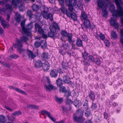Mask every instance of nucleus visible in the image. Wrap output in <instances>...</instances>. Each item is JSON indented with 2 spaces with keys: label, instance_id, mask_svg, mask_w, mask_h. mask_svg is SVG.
Masks as SVG:
<instances>
[{
  "label": "nucleus",
  "instance_id": "nucleus-20",
  "mask_svg": "<svg viewBox=\"0 0 123 123\" xmlns=\"http://www.w3.org/2000/svg\"><path fill=\"white\" fill-rule=\"evenodd\" d=\"M80 18L82 21H84L88 19L87 15L85 11H81Z\"/></svg>",
  "mask_w": 123,
  "mask_h": 123
},
{
  "label": "nucleus",
  "instance_id": "nucleus-41",
  "mask_svg": "<svg viewBox=\"0 0 123 123\" xmlns=\"http://www.w3.org/2000/svg\"><path fill=\"white\" fill-rule=\"evenodd\" d=\"M5 8L6 10H9L10 11H12L13 10L12 5L10 4H7L5 5Z\"/></svg>",
  "mask_w": 123,
  "mask_h": 123
},
{
  "label": "nucleus",
  "instance_id": "nucleus-60",
  "mask_svg": "<svg viewBox=\"0 0 123 123\" xmlns=\"http://www.w3.org/2000/svg\"><path fill=\"white\" fill-rule=\"evenodd\" d=\"M95 61L96 64L99 65H100L101 62L100 60L98 58L96 59Z\"/></svg>",
  "mask_w": 123,
  "mask_h": 123
},
{
  "label": "nucleus",
  "instance_id": "nucleus-11",
  "mask_svg": "<svg viewBox=\"0 0 123 123\" xmlns=\"http://www.w3.org/2000/svg\"><path fill=\"white\" fill-rule=\"evenodd\" d=\"M8 87L11 89H13V90L22 94L24 95H27L25 91L19 88L16 87L14 86H9Z\"/></svg>",
  "mask_w": 123,
  "mask_h": 123
},
{
  "label": "nucleus",
  "instance_id": "nucleus-23",
  "mask_svg": "<svg viewBox=\"0 0 123 123\" xmlns=\"http://www.w3.org/2000/svg\"><path fill=\"white\" fill-rule=\"evenodd\" d=\"M56 83L58 87H60L62 86L63 83L62 79L58 78L56 80Z\"/></svg>",
  "mask_w": 123,
  "mask_h": 123
},
{
  "label": "nucleus",
  "instance_id": "nucleus-4",
  "mask_svg": "<svg viewBox=\"0 0 123 123\" xmlns=\"http://www.w3.org/2000/svg\"><path fill=\"white\" fill-rule=\"evenodd\" d=\"M39 14L38 12H37L36 13V16L32 14L31 10H28L27 11L26 15L27 16L29 17L30 21L35 22L36 20L37 16L38 14L39 15Z\"/></svg>",
  "mask_w": 123,
  "mask_h": 123
},
{
  "label": "nucleus",
  "instance_id": "nucleus-36",
  "mask_svg": "<svg viewBox=\"0 0 123 123\" xmlns=\"http://www.w3.org/2000/svg\"><path fill=\"white\" fill-rule=\"evenodd\" d=\"M62 68L64 69H68L69 67V65L68 63L63 62L62 64Z\"/></svg>",
  "mask_w": 123,
  "mask_h": 123
},
{
  "label": "nucleus",
  "instance_id": "nucleus-48",
  "mask_svg": "<svg viewBox=\"0 0 123 123\" xmlns=\"http://www.w3.org/2000/svg\"><path fill=\"white\" fill-rule=\"evenodd\" d=\"M41 41L40 42H39L38 41H36L34 44V46L36 48H39L41 46Z\"/></svg>",
  "mask_w": 123,
  "mask_h": 123
},
{
  "label": "nucleus",
  "instance_id": "nucleus-25",
  "mask_svg": "<svg viewBox=\"0 0 123 123\" xmlns=\"http://www.w3.org/2000/svg\"><path fill=\"white\" fill-rule=\"evenodd\" d=\"M98 6L99 8H102L105 4V2L103 0H98L97 3Z\"/></svg>",
  "mask_w": 123,
  "mask_h": 123
},
{
  "label": "nucleus",
  "instance_id": "nucleus-13",
  "mask_svg": "<svg viewBox=\"0 0 123 123\" xmlns=\"http://www.w3.org/2000/svg\"><path fill=\"white\" fill-rule=\"evenodd\" d=\"M89 98L93 102L95 99V95L94 92L91 90L88 93V96Z\"/></svg>",
  "mask_w": 123,
  "mask_h": 123
},
{
  "label": "nucleus",
  "instance_id": "nucleus-2",
  "mask_svg": "<svg viewBox=\"0 0 123 123\" xmlns=\"http://www.w3.org/2000/svg\"><path fill=\"white\" fill-rule=\"evenodd\" d=\"M15 48H17V51L20 54H21L25 51V49L23 48V43L18 39H17L15 43L13 44V46Z\"/></svg>",
  "mask_w": 123,
  "mask_h": 123
},
{
  "label": "nucleus",
  "instance_id": "nucleus-6",
  "mask_svg": "<svg viewBox=\"0 0 123 123\" xmlns=\"http://www.w3.org/2000/svg\"><path fill=\"white\" fill-rule=\"evenodd\" d=\"M48 83L49 84L48 85H45L44 86V88L46 91H48L50 92L51 90H55L57 89V87L55 86H53L51 84L50 81L49 79H48Z\"/></svg>",
  "mask_w": 123,
  "mask_h": 123
},
{
  "label": "nucleus",
  "instance_id": "nucleus-16",
  "mask_svg": "<svg viewBox=\"0 0 123 123\" xmlns=\"http://www.w3.org/2000/svg\"><path fill=\"white\" fill-rule=\"evenodd\" d=\"M41 57L43 60L44 61L49 59L50 57L49 54L45 52H43L41 55Z\"/></svg>",
  "mask_w": 123,
  "mask_h": 123
},
{
  "label": "nucleus",
  "instance_id": "nucleus-24",
  "mask_svg": "<svg viewBox=\"0 0 123 123\" xmlns=\"http://www.w3.org/2000/svg\"><path fill=\"white\" fill-rule=\"evenodd\" d=\"M68 41L69 43L71 44V49L75 50L77 49V46L74 43L75 42V40H73L72 38H71V41Z\"/></svg>",
  "mask_w": 123,
  "mask_h": 123
},
{
  "label": "nucleus",
  "instance_id": "nucleus-43",
  "mask_svg": "<svg viewBox=\"0 0 123 123\" xmlns=\"http://www.w3.org/2000/svg\"><path fill=\"white\" fill-rule=\"evenodd\" d=\"M41 113L43 115H44L45 114H46L48 117L49 115H51V113L50 112L46 111L45 110H44L41 111Z\"/></svg>",
  "mask_w": 123,
  "mask_h": 123
},
{
  "label": "nucleus",
  "instance_id": "nucleus-30",
  "mask_svg": "<svg viewBox=\"0 0 123 123\" xmlns=\"http://www.w3.org/2000/svg\"><path fill=\"white\" fill-rule=\"evenodd\" d=\"M85 114L86 117H89L90 115L91 114V110L89 108L86 109Z\"/></svg>",
  "mask_w": 123,
  "mask_h": 123
},
{
  "label": "nucleus",
  "instance_id": "nucleus-7",
  "mask_svg": "<svg viewBox=\"0 0 123 123\" xmlns=\"http://www.w3.org/2000/svg\"><path fill=\"white\" fill-rule=\"evenodd\" d=\"M61 34L62 36L65 37H67V40L71 41V38H72L73 36L72 34L68 33L65 30H62L61 32Z\"/></svg>",
  "mask_w": 123,
  "mask_h": 123
},
{
  "label": "nucleus",
  "instance_id": "nucleus-34",
  "mask_svg": "<svg viewBox=\"0 0 123 123\" xmlns=\"http://www.w3.org/2000/svg\"><path fill=\"white\" fill-rule=\"evenodd\" d=\"M32 8L33 11H37L39 10V6L38 5L34 4L32 6Z\"/></svg>",
  "mask_w": 123,
  "mask_h": 123
},
{
  "label": "nucleus",
  "instance_id": "nucleus-56",
  "mask_svg": "<svg viewBox=\"0 0 123 123\" xmlns=\"http://www.w3.org/2000/svg\"><path fill=\"white\" fill-rule=\"evenodd\" d=\"M10 57L11 58L16 59L19 57L18 55L17 54H13L10 56Z\"/></svg>",
  "mask_w": 123,
  "mask_h": 123
},
{
  "label": "nucleus",
  "instance_id": "nucleus-32",
  "mask_svg": "<svg viewBox=\"0 0 123 123\" xmlns=\"http://www.w3.org/2000/svg\"><path fill=\"white\" fill-rule=\"evenodd\" d=\"M27 108H31V109H38L39 108V107L38 106L36 105H27Z\"/></svg>",
  "mask_w": 123,
  "mask_h": 123
},
{
  "label": "nucleus",
  "instance_id": "nucleus-21",
  "mask_svg": "<svg viewBox=\"0 0 123 123\" xmlns=\"http://www.w3.org/2000/svg\"><path fill=\"white\" fill-rule=\"evenodd\" d=\"M50 28L53 29V30L56 31V30H60V27L58 24L56 22H54L53 23V25L50 26L49 27Z\"/></svg>",
  "mask_w": 123,
  "mask_h": 123
},
{
  "label": "nucleus",
  "instance_id": "nucleus-44",
  "mask_svg": "<svg viewBox=\"0 0 123 123\" xmlns=\"http://www.w3.org/2000/svg\"><path fill=\"white\" fill-rule=\"evenodd\" d=\"M82 57L85 59H86L88 57V54L86 52V51H85L82 53Z\"/></svg>",
  "mask_w": 123,
  "mask_h": 123
},
{
  "label": "nucleus",
  "instance_id": "nucleus-55",
  "mask_svg": "<svg viewBox=\"0 0 123 123\" xmlns=\"http://www.w3.org/2000/svg\"><path fill=\"white\" fill-rule=\"evenodd\" d=\"M66 103L67 104L70 105L71 104L73 103V101L71 99L68 98H67Z\"/></svg>",
  "mask_w": 123,
  "mask_h": 123
},
{
  "label": "nucleus",
  "instance_id": "nucleus-52",
  "mask_svg": "<svg viewBox=\"0 0 123 123\" xmlns=\"http://www.w3.org/2000/svg\"><path fill=\"white\" fill-rule=\"evenodd\" d=\"M64 93H65V96L67 97V98H68L71 95V93L69 90H67L66 92Z\"/></svg>",
  "mask_w": 123,
  "mask_h": 123
},
{
  "label": "nucleus",
  "instance_id": "nucleus-51",
  "mask_svg": "<svg viewBox=\"0 0 123 123\" xmlns=\"http://www.w3.org/2000/svg\"><path fill=\"white\" fill-rule=\"evenodd\" d=\"M47 19H49L50 20H53V17L52 14L50 13L48 14L47 18H45Z\"/></svg>",
  "mask_w": 123,
  "mask_h": 123
},
{
  "label": "nucleus",
  "instance_id": "nucleus-45",
  "mask_svg": "<svg viewBox=\"0 0 123 123\" xmlns=\"http://www.w3.org/2000/svg\"><path fill=\"white\" fill-rule=\"evenodd\" d=\"M107 8L106 7L105 9H103L102 10V12L103 14V16L105 17H106L108 14V12L107 10Z\"/></svg>",
  "mask_w": 123,
  "mask_h": 123
},
{
  "label": "nucleus",
  "instance_id": "nucleus-31",
  "mask_svg": "<svg viewBox=\"0 0 123 123\" xmlns=\"http://www.w3.org/2000/svg\"><path fill=\"white\" fill-rule=\"evenodd\" d=\"M6 120V117L2 115H0V123H5Z\"/></svg>",
  "mask_w": 123,
  "mask_h": 123
},
{
  "label": "nucleus",
  "instance_id": "nucleus-28",
  "mask_svg": "<svg viewBox=\"0 0 123 123\" xmlns=\"http://www.w3.org/2000/svg\"><path fill=\"white\" fill-rule=\"evenodd\" d=\"M18 6L17 7H16L14 6V8L15 7L16 8H17V7H18L20 11H24L25 10V7L24 5L21 4V3L20 4H18Z\"/></svg>",
  "mask_w": 123,
  "mask_h": 123
},
{
  "label": "nucleus",
  "instance_id": "nucleus-12",
  "mask_svg": "<svg viewBox=\"0 0 123 123\" xmlns=\"http://www.w3.org/2000/svg\"><path fill=\"white\" fill-rule=\"evenodd\" d=\"M26 54L29 59L31 60L34 59L36 56L34 55L33 52L31 50L28 49L26 52Z\"/></svg>",
  "mask_w": 123,
  "mask_h": 123
},
{
  "label": "nucleus",
  "instance_id": "nucleus-14",
  "mask_svg": "<svg viewBox=\"0 0 123 123\" xmlns=\"http://www.w3.org/2000/svg\"><path fill=\"white\" fill-rule=\"evenodd\" d=\"M50 64L47 61H45L43 63L42 66L43 69L44 71H48L49 70L50 68Z\"/></svg>",
  "mask_w": 123,
  "mask_h": 123
},
{
  "label": "nucleus",
  "instance_id": "nucleus-40",
  "mask_svg": "<svg viewBox=\"0 0 123 123\" xmlns=\"http://www.w3.org/2000/svg\"><path fill=\"white\" fill-rule=\"evenodd\" d=\"M31 23L28 24L27 26L26 27L27 28V29H28L29 30H31L33 27V23L35 22H32L30 21Z\"/></svg>",
  "mask_w": 123,
  "mask_h": 123
},
{
  "label": "nucleus",
  "instance_id": "nucleus-29",
  "mask_svg": "<svg viewBox=\"0 0 123 123\" xmlns=\"http://www.w3.org/2000/svg\"><path fill=\"white\" fill-rule=\"evenodd\" d=\"M22 33L24 34H26L27 35H29L30 34V32L29 31V30L27 29V28L26 27V28L25 27H23L22 28Z\"/></svg>",
  "mask_w": 123,
  "mask_h": 123
},
{
  "label": "nucleus",
  "instance_id": "nucleus-64",
  "mask_svg": "<svg viewBox=\"0 0 123 123\" xmlns=\"http://www.w3.org/2000/svg\"><path fill=\"white\" fill-rule=\"evenodd\" d=\"M117 97V95L116 94H114L111 95L110 97V98L112 100H113L116 98Z\"/></svg>",
  "mask_w": 123,
  "mask_h": 123
},
{
  "label": "nucleus",
  "instance_id": "nucleus-3",
  "mask_svg": "<svg viewBox=\"0 0 123 123\" xmlns=\"http://www.w3.org/2000/svg\"><path fill=\"white\" fill-rule=\"evenodd\" d=\"M116 5L117 9L113 12L114 16L116 17L123 16V9L121 5L117 4Z\"/></svg>",
  "mask_w": 123,
  "mask_h": 123
},
{
  "label": "nucleus",
  "instance_id": "nucleus-5",
  "mask_svg": "<svg viewBox=\"0 0 123 123\" xmlns=\"http://www.w3.org/2000/svg\"><path fill=\"white\" fill-rule=\"evenodd\" d=\"M50 32H48V37H50L52 38H54L55 37L59 38V34L57 32H56V31L53 30V29L49 28Z\"/></svg>",
  "mask_w": 123,
  "mask_h": 123
},
{
  "label": "nucleus",
  "instance_id": "nucleus-1",
  "mask_svg": "<svg viewBox=\"0 0 123 123\" xmlns=\"http://www.w3.org/2000/svg\"><path fill=\"white\" fill-rule=\"evenodd\" d=\"M84 112L81 109L79 108L75 112L76 115H73V119L74 121H75L78 123H82L84 120L83 117Z\"/></svg>",
  "mask_w": 123,
  "mask_h": 123
},
{
  "label": "nucleus",
  "instance_id": "nucleus-19",
  "mask_svg": "<svg viewBox=\"0 0 123 123\" xmlns=\"http://www.w3.org/2000/svg\"><path fill=\"white\" fill-rule=\"evenodd\" d=\"M58 75V72L56 69H52L50 72V75L52 78H56Z\"/></svg>",
  "mask_w": 123,
  "mask_h": 123
},
{
  "label": "nucleus",
  "instance_id": "nucleus-18",
  "mask_svg": "<svg viewBox=\"0 0 123 123\" xmlns=\"http://www.w3.org/2000/svg\"><path fill=\"white\" fill-rule=\"evenodd\" d=\"M1 25L4 28L8 27H9V23L4 20V18L2 17V18L1 19Z\"/></svg>",
  "mask_w": 123,
  "mask_h": 123
},
{
  "label": "nucleus",
  "instance_id": "nucleus-42",
  "mask_svg": "<svg viewBox=\"0 0 123 123\" xmlns=\"http://www.w3.org/2000/svg\"><path fill=\"white\" fill-rule=\"evenodd\" d=\"M88 104V101L87 100L85 99L84 102L83 104V106L84 108H85L86 109L89 108Z\"/></svg>",
  "mask_w": 123,
  "mask_h": 123
},
{
  "label": "nucleus",
  "instance_id": "nucleus-22",
  "mask_svg": "<svg viewBox=\"0 0 123 123\" xmlns=\"http://www.w3.org/2000/svg\"><path fill=\"white\" fill-rule=\"evenodd\" d=\"M83 24L85 27L87 28H89L91 25V22L90 21L87 19L83 21Z\"/></svg>",
  "mask_w": 123,
  "mask_h": 123
},
{
  "label": "nucleus",
  "instance_id": "nucleus-27",
  "mask_svg": "<svg viewBox=\"0 0 123 123\" xmlns=\"http://www.w3.org/2000/svg\"><path fill=\"white\" fill-rule=\"evenodd\" d=\"M76 44L77 46L79 47H81L83 46L82 41L79 38L76 40Z\"/></svg>",
  "mask_w": 123,
  "mask_h": 123
},
{
  "label": "nucleus",
  "instance_id": "nucleus-57",
  "mask_svg": "<svg viewBox=\"0 0 123 123\" xmlns=\"http://www.w3.org/2000/svg\"><path fill=\"white\" fill-rule=\"evenodd\" d=\"M48 12L43 11L42 12V15L44 18H47V16L48 15Z\"/></svg>",
  "mask_w": 123,
  "mask_h": 123
},
{
  "label": "nucleus",
  "instance_id": "nucleus-37",
  "mask_svg": "<svg viewBox=\"0 0 123 123\" xmlns=\"http://www.w3.org/2000/svg\"><path fill=\"white\" fill-rule=\"evenodd\" d=\"M20 40L22 42H23L25 43H27V40H28L29 38L27 37L24 36H23L21 37H20Z\"/></svg>",
  "mask_w": 123,
  "mask_h": 123
},
{
  "label": "nucleus",
  "instance_id": "nucleus-17",
  "mask_svg": "<svg viewBox=\"0 0 123 123\" xmlns=\"http://www.w3.org/2000/svg\"><path fill=\"white\" fill-rule=\"evenodd\" d=\"M63 80L65 83L69 84L70 82H71L70 81L69 77L68 75H64L63 78Z\"/></svg>",
  "mask_w": 123,
  "mask_h": 123
},
{
  "label": "nucleus",
  "instance_id": "nucleus-15",
  "mask_svg": "<svg viewBox=\"0 0 123 123\" xmlns=\"http://www.w3.org/2000/svg\"><path fill=\"white\" fill-rule=\"evenodd\" d=\"M34 63L35 67L37 68L41 67L43 65L42 62L41 60L35 61Z\"/></svg>",
  "mask_w": 123,
  "mask_h": 123
},
{
  "label": "nucleus",
  "instance_id": "nucleus-59",
  "mask_svg": "<svg viewBox=\"0 0 123 123\" xmlns=\"http://www.w3.org/2000/svg\"><path fill=\"white\" fill-rule=\"evenodd\" d=\"M114 0L116 5H117V4H118L119 5H121V4L122 3V0Z\"/></svg>",
  "mask_w": 123,
  "mask_h": 123
},
{
  "label": "nucleus",
  "instance_id": "nucleus-35",
  "mask_svg": "<svg viewBox=\"0 0 123 123\" xmlns=\"http://www.w3.org/2000/svg\"><path fill=\"white\" fill-rule=\"evenodd\" d=\"M111 38L114 39L117 37V35L115 31H112L111 32Z\"/></svg>",
  "mask_w": 123,
  "mask_h": 123
},
{
  "label": "nucleus",
  "instance_id": "nucleus-47",
  "mask_svg": "<svg viewBox=\"0 0 123 123\" xmlns=\"http://www.w3.org/2000/svg\"><path fill=\"white\" fill-rule=\"evenodd\" d=\"M67 90L66 87L65 86H62L60 87L59 91L60 92L64 93L66 92Z\"/></svg>",
  "mask_w": 123,
  "mask_h": 123
},
{
  "label": "nucleus",
  "instance_id": "nucleus-54",
  "mask_svg": "<svg viewBox=\"0 0 123 123\" xmlns=\"http://www.w3.org/2000/svg\"><path fill=\"white\" fill-rule=\"evenodd\" d=\"M100 38L103 41L105 39L104 35L101 32L100 33Z\"/></svg>",
  "mask_w": 123,
  "mask_h": 123
},
{
  "label": "nucleus",
  "instance_id": "nucleus-10",
  "mask_svg": "<svg viewBox=\"0 0 123 123\" xmlns=\"http://www.w3.org/2000/svg\"><path fill=\"white\" fill-rule=\"evenodd\" d=\"M34 25L36 30L37 31L38 30V33L40 35L43 33L44 32V31L40 25L37 23H36Z\"/></svg>",
  "mask_w": 123,
  "mask_h": 123
},
{
  "label": "nucleus",
  "instance_id": "nucleus-9",
  "mask_svg": "<svg viewBox=\"0 0 123 123\" xmlns=\"http://www.w3.org/2000/svg\"><path fill=\"white\" fill-rule=\"evenodd\" d=\"M110 25L113 27L116 30H118L119 28V25L116 20L113 17H111L110 20Z\"/></svg>",
  "mask_w": 123,
  "mask_h": 123
},
{
  "label": "nucleus",
  "instance_id": "nucleus-46",
  "mask_svg": "<svg viewBox=\"0 0 123 123\" xmlns=\"http://www.w3.org/2000/svg\"><path fill=\"white\" fill-rule=\"evenodd\" d=\"M60 9L61 12L63 13H64L65 12H66H66L67 11H69V10H67L66 9L64 6H61L60 8Z\"/></svg>",
  "mask_w": 123,
  "mask_h": 123
},
{
  "label": "nucleus",
  "instance_id": "nucleus-58",
  "mask_svg": "<svg viewBox=\"0 0 123 123\" xmlns=\"http://www.w3.org/2000/svg\"><path fill=\"white\" fill-rule=\"evenodd\" d=\"M104 43L105 46L109 47L110 46V43L109 41L107 40H105L104 41Z\"/></svg>",
  "mask_w": 123,
  "mask_h": 123
},
{
  "label": "nucleus",
  "instance_id": "nucleus-50",
  "mask_svg": "<svg viewBox=\"0 0 123 123\" xmlns=\"http://www.w3.org/2000/svg\"><path fill=\"white\" fill-rule=\"evenodd\" d=\"M22 114V112L20 111H16L13 113L12 114L14 116H18Z\"/></svg>",
  "mask_w": 123,
  "mask_h": 123
},
{
  "label": "nucleus",
  "instance_id": "nucleus-26",
  "mask_svg": "<svg viewBox=\"0 0 123 123\" xmlns=\"http://www.w3.org/2000/svg\"><path fill=\"white\" fill-rule=\"evenodd\" d=\"M80 101L79 100H77V99H75L73 102V105L77 108L80 107Z\"/></svg>",
  "mask_w": 123,
  "mask_h": 123
},
{
  "label": "nucleus",
  "instance_id": "nucleus-49",
  "mask_svg": "<svg viewBox=\"0 0 123 123\" xmlns=\"http://www.w3.org/2000/svg\"><path fill=\"white\" fill-rule=\"evenodd\" d=\"M91 108L93 109H97V106L96 103H94L92 102Z\"/></svg>",
  "mask_w": 123,
  "mask_h": 123
},
{
  "label": "nucleus",
  "instance_id": "nucleus-38",
  "mask_svg": "<svg viewBox=\"0 0 123 123\" xmlns=\"http://www.w3.org/2000/svg\"><path fill=\"white\" fill-rule=\"evenodd\" d=\"M41 43L42 44H43V45H42L41 46L42 48L44 49L46 48L47 46V44L46 41L43 40H41Z\"/></svg>",
  "mask_w": 123,
  "mask_h": 123
},
{
  "label": "nucleus",
  "instance_id": "nucleus-61",
  "mask_svg": "<svg viewBox=\"0 0 123 123\" xmlns=\"http://www.w3.org/2000/svg\"><path fill=\"white\" fill-rule=\"evenodd\" d=\"M78 0H71L70 4L73 6H75L77 4V1Z\"/></svg>",
  "mask_w": 123,
  "mask_h": 123
},
{
  "label": "nucleus",
  "instance_id": "nucleus-53",
  "mask_svg": "<svg viewBox=\"0 0 123 123\" xmlns=\"http://www.w3.org/2000/svg\"><path fill=\"white\" fill-rule=\"evenodd\" d=\"M73 5L71 4L67 5V6H68V9L71 12H72L74 10V7Z\"/></svg>",
  "mask_w": 123,
  "mask_h": 123
},
{
  "label": "nucleus",
  "instance_id": "nucleus-39",
  "mask_svg": "<svg viewBox=\"0 0 123 123\" xmlns=\"http://www.w3.org/2000/svg\"><path fill=\"white\" fill-rule=\"evenodd\" d=\"M121 38H120V42L123 46V29H120Z\"/></svg>",
  "mask_w": 123,
  "mask_h": 123
},
{
  "label": "nucleus",
  "instance_id": "nucleus-33",
  "mask_svg": "<svg viewBox=\"0 0 123 123\" xmlns=\"http://www.w3.org/2000/svg\"><path fill=\"white\" fill-rule=\"evenodd\" d=\"M55 100L56 102L60 104H62L63 101L62 98H59L57 96L55 97Z\"/></svg>",
  "mask_w": 123,
  "mask_h": 123
},
{
  "label": "nucleus",
  "instance_id": "nucleus-8",
  "mask_svg": "<svg viewBox=\"0 0 123 123\" xmlns=\"http://www.w3.org/2000/svg\"><path fill=\"white\" fill-rule=\"evenodd\" d=\"M66 15L68 17L71 18L74 21H76L77 20V16L75 12H71L69 11H67Z\"/></svg>",
  "mask_w": 123,
  "mask_h": 123
},
{
  "label": "nucleus",
  "instance_id": "nucleus-63",
  "mask_svg": "<svg viewBox=\"0 0 123 123\" xmlns=\"http://www.w3.org/2000/svg\"><path fill=\"white\" fill-rule=\"evenodd\" d=\"M62 112L63 113H64L65 112H67L68 110V108L65 106H63L62 107Z\"/></svg>",
  "mask_w": 123,
  "mask_h": 123
},
{
  "label": "nucleus",
  "instance_id": "nucleus-62",
  "mask_svg": "<svg viewBox=\"0 0 123 123\" xmlns=\"http://www.w3.org/2000/svg\"><path fill=\"white\" fill-rule=\"evenodd\" d=\"M89 59L91 62H93L94 61V58L92 55H90L88 56Z\"/></svg>",
  "mask_w": 123,
  "mask_h": 123
}]
</instances>
